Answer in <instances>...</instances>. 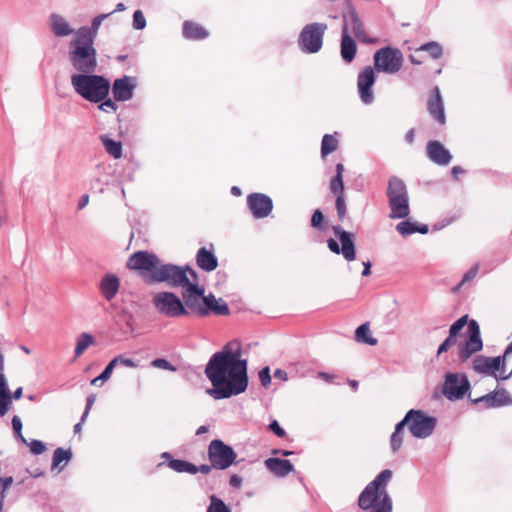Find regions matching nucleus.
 <instances>
[{
  "mask_svg": "<svg viewBox=\"0 0 512 512\" xmlns=\"http://www.w3.org/2000/svg\"><path fill=\"white\" fill-rule=\"evenodd\" d=\"M126 267L139 271L149 285L165 283L171 288L181 287L185 316L206 317L211 312L225 316L230 313L226 303H220L212 293L205 295L204 287L198 284L197 272L188 265L164 263L154 253L137 251L128 258Z\"/></svg>",
  "mask_w": 512,
  "mask_h": 512,
  "instance_id": "f257e3e1",
  "label": "nucleus"
},
{
  "mask_svg": "<svg viewBox=\"0 0 512 512\" xmlns=\"http://www.w3.org/2000/svg\"><path fill=\"white\" fill-rule=\"evenodd\" d=\"M241 355L240 342L233 340L209 359L205 375L212 388L207 389L206 393L213 399H228L246 391L249 384L248 361L241 359Z\"/></svg>",
  "mask_w": 512,
  "mask_h": 512,
  "instance_id": "f03ea898",
  "label": "nucleus"
},
{
  "mask_svg": "<svg viewBox=\"0 0 512 512\" xmlns=\"http://www.w3.org/2000/svg\"><path fill=\"white\" fill-rule=\"evenodd\" d=\"M392 471L385 469L371 481L358 498V506L370 512H392V499L386 487L392 478Z\"/></svg>",
  "mask_w": 512,
  "mask_h": 512,
  "instance_id": "7ed1b4c3",
  "label": "nucleus"
},
{
  "mask_svg": "<svg viewBox=\"0 0 512 512\" xmlns=\"http://www.w3.org/2000/svg\"><path fill=\"white\" fill-rule=\"evenodd\" d=\"M70 79L75 93L90 103H99L109 94V80L95 72L74 73Z\"/></svg>",
  "mask_w": 512,
  "mask_h": 512,
  "instance_id": "20e7f679",
  "label": "nucleus"
},
{
  "mask_svg": "<svg viewBox=\"0 0 512 512\" xmlns=\"http://www.w3.org/2000/svg\"><path fill=\"white\" fill-rule=\"evenodd\" d=\"M68 59L77 73H94L98 66L94 43L75 36L69 42Z\"/></svg>",
  "mask_w": 512,
  "mask_h": 512,
  "instance_id": "39448f33",
  "label": "nucleus"
},
{
  "mask_svg": "<svg viewBox=\"0 0 512 512\" xmlns=\"http://www.w3.org/2000/svg\"><path fill=\"white\" fill-rule=\"evenodd\" d=\"M468 320V315H464L456 320L449 329V334L457 338L460 331L468 324V339L459 347V357L462 361H467L473 354L483 348L480 328L476 320Z\"/></svg>",
  "mask_w": 512,
  "mask_h": 512,
  "instance_id": "423d86ee",
  "label": "nucleus"
},
{
  "mask_svg": "<svg viewBox=\"0 0 512 512\" xmlns=\"http://www.w3.org/2000/svg\"><path fill=\"white\" fill-rule=\"evenodd\" d=\"M327 30V24L314 22L305 25L298 37V46L303 53L314 54L321 50L323 46L324 34Z\"/></svg>",
  "mask_w": 512,
  "mask_h": 512,
  "instance_id": "0eeeda50",
  "label": "nucleus"
},
{
  "mask_svg": "<svg viewBox=\"0 0 512 512\" xmlns=\"http://www.w3.org/2000/svg\"><path fill=\"white\" fill-rule=\"evenodd\" d=\"M404 57L398 48L386 46L374 54V68L378 72L396 74L403 66Z\"/></svg>",
  "mask_w": 512,
  "mask_h": 512,
  "instance_id": "6e6552de",
  "label": "nucleus"
},
{
  "mask_svg": "<svg viewBox=\"0 0 512 512\" xmlns=\"http://www.w3.org/2000/svg\"><path fill=\"white\" fill-rule=\"evenodd\" d=\"M332 230L334 235L339 239L341 245L337 240L329 238L327 240L329 250L335 254H341L348 262L354 261L356 259L355 235L344 230L339 225L333 226Z\"/></svg>",
  "mask_w": 512,
  "mask_h": 512,
  "instance_id": "1a4fd4ad",
  "label": "nucleus"
},
{
  "mask_svg": "<svg viewBox=\"0 0 512 512\" xmlns=\"http://www.w3.org/2000/svg\"><path fill=\"white\" fill-rule=\"evenodd\" d=\"M152 303L161 315L176 318L186 315L182 300L173 292H159L153 297Z\"/></svg>",
  "mask_w": 512,
  "mask_h": 512,
  "instance_id": "9d476101",
  "label": "nucleus"
},
{
  "mask_svg": "<svg viewBox=\"0 0 512 512\" xmlns=\"http://www.w3.org/2000/svg\"><path fill=\"white\" fill-rule=\"evenodd\" d=\"M237 454L222 440H212L208 446V458L215 469L225 470L235 463Z\"/></svg>",
  "mask_w": 512,
  "mask_h": 512,
  "instance_id": "9b49d317",
  "label": "nucleus"
},
{
  "mask_svg": "<svg viewBox=\"0 0 512 512\" xmlns=\"http://www.w3.org/2000/svg\"><path fill=\"white\" fill-rule=\"evenodd\" d=\"M470 389V382L465 374L448 372L442 387L443 395L451 401L462 399Z\"/></svg>",
  "mask_w": 512,
  "mask_h": 512,
  "instance_id": "f8f14e48",
  "label": "nucleus"
},
{
  "mask_svg": "<svg viewBox=\"0 0 512 512\" xmlns=\"http://www.w3.org/2000/svg\"><path fill=\"white\" fill-rule=\"evenodd\" d=\"M413 418L410 420L409 431L413 437L424 439L432 435L436 425L437 419L429 416L423 410H415Z\"/></svg>",
  "mask_w": 512,
  "mask_h": 512,
  "instance_id": "ddd939ff",
  "label": "nucleus"
},
{
  "mask_svg": "<svg viewBox=\"0 0 512 512\" xmlns=\"http://www.w3.org/2000/svg\"><path fill=\"white\" fill-rule=\"evenodd\" d=\"M4 356L0 352V415L4 416L10 409L12 400H18L22 396L23 388L18 387L14 392L9 389L8 380L4 373Z\"/></svg>",
  "mask_w": 512,
  "mask_h": 512,
  "instance_id": "4468645a",
  "label": "nucleus"
},
{
  "mask_svg": "<svg viewBox=\"0 0 512 512\" xmlns=\"http://www.w3.org/2000/svg\"><path fill=\"white\" fill-rule=\"evenodd\" d=\"M247 206L255 219H262L272 212L273 201L266 194L252 193L247 196Z\"/></svg>",
  "mask_w": 512,
  "mask_h": 512,
  "instance_id": "2eb2a0df",
  "label": "nucleus"
},
{
  "mask_svg": "<svg viewBox=\"0 0 512 512\" xmlns=\"http://www.w3.org/2000/svg\"><path fill=\"white\" fill-rule=\"evenodd\" d=\"M375 74L370 66L365 67L358 75L357 86L360 99L364 104H371L374 101L372 86L375 83Z\"/></svg>",
  "mask_w": 512,
  "mask_h": 512,
  "instance_id": "dca6fc26",
  "label": "nucleus"
},
{
  "mask_svg": "<svg viewBox=\"0 0 512 512\" xmlns=\"http://www.w3.org/2000/svg\"><path fill=\"white\" fill-rule=\"evenodd\" d=\"M136 87V79L132 76H123L116 79L112 85V93L115 101L124 102L133 97Z\"/></svg>",
  "mask_w": 512,
  "mask_h": 512,
  "instance_id": "f3484780",
  "label": "nucleus"
},
{
  "mask_svg": "<svg viewBox=\"0 0 512 512\" xmlns=\"http://www.w3.org/2000/svg\"><path fill=\"white\" fill-rule=\"evenodd\" d=\"M347 26L351 27V32L354 34V36L363 43H373L374 41L369 38L366 34V31L364 29L363 23L360 20L357 12L355 10L350 11L348 14L344 15L343 17V25L342 27Z\"/></svg>",
  "mask_w": 512,
  "mask_h": 512,
  "instance_id": "a211bd4d",
  "label": "nucleus"
},
{
  "mask_svg": "<svg viewBox=\"0 0 512 512\" xmlns=\"http://www.w3.org/2000/svg\"><path fill=\"white\" fill-rule=\"evenodd\" d=\"M427 156L432 162L441 166L448 165L452 160L449 150L437 140H431L427 143Z\"/></svg>",
  "mask_w": 512,
  "mask_h": 512,
  "instance_id": "6ab92c4d",
  "label": "nucleus"
},
{
  "mask_svg": "<svg viewBox=\"0 0 512 512\" xmlns=\"http://www.w3.org/2000/svg\"><path fill=\"white\" fill-rule=\"evenodd\" d=\"M120 289V279L113 273H106L99 282L101 296L108 302L112 301Z\"/></svg>",
  "mask_w": 512,
  "mask_h": 512,
  "instance_id": "aec40b11",
  "label": "nucleus"
},
{
  "mask_svg": "<svg viewBox=\"0 0 512 512\" xmlns=\"http://www.w3.org/2000/svg\"><path fill=\"white\" fill-rule=\"evenodd\" d=\"M427 109L432 118L440 124H445L444 104L438 86H435L432 90Z\"/></svg>",
  "mask_w": 512,
  "mask_h": 512,
  "instance_id": "412c9836",
  "label": "nucleus"
},
{
  "mask_svg": "<svg viewBox=\"0 0 512 512\" xmlns=\"http://www.w3.org/2000/svg\"><path fill=\"white\" fill-rule=\"evenodd\" d=\"M391 219H403L409 216V195L395 196L388 199Z\"/></svg>",
  "mask_w": 512,
  "mask_h": 512,
  "instance_id": "4be33fe9",
  "label": "nucleus"
},
{
  "mask_svg": "<svg viewBox=\"0 0 512 512\" xmlns=\"http://www.w3.org/2000/svg\"><path fill=\"white\" fill-rule=\"evenodd\" d=\"M113 12L107 13V14H100L96 16L91 23V26H82L79 29H77L74 33L75 37H78L82 40H87L89 42H93L97 36L99 27L101 23L108 18Z\"/></svg>",
  "mask_w": 512,
  "mask_h": 512,
  "instance_id": "5701e85b",
  "label": "nucleus"
},
{
  "mask_svg": "<svg viewBox=\"0 0 512 512\" xmlns=\"http://www.w3.org/2000/svg\"><path fill=\"white\" fill-rule=\"evenodd\" d=\"M340 52L342 59L347 63L354 60L357 52L356 42L350 36L347 26L342 27Z\"/></svg>",
  "mask_w": 512,
  "mask_h": 512,
  "instance_id": "b1692460",
  "label": "nucleus"
},
{
  "mask_svg": "<svg viewBox=\"0 0 512 512\" xmlns=\"http://www.w3.org/2000/svg\"><path fill=\"white\" fill-rule=\"evenodd\" d=\"M475 403L483 402L487 408L500 407L508 404H512V399L508 392L504 389L489 393L482 396L474 401Z\"/></svg>",
  "mask_w": 512,
  "mask_h": 512,
  "instance_id": "393cba45",
  "label": "nucleus"
},
{
  "mask_svg": "<svg viewBox=\"0 0 512 512\" xmlns=\"http://www.w3.org/2000/svg\"><path fill=\"white\" fill-rule=\"evenodd\" d=\"M511 357H512V345H508L506 347L503 355L493 357V358L488 357L492 375H494L497 380H501L500 377L506 375L505 363Z\"/></svg>",
  "mask_w": 512,
  "mask_h": 512,
  "instance_id": "a878e982",
  "label": "nucleus"
},
{
  "mask_svg": "<svg viewBox=\"0 0 512 512\" xmlns=\"http://www.w3.org/2000/svg\"><path fill=\"white\" fill-rule=\"evenodd\" d=\"M49 22L52 33L57 37H66L75 33L66 19L59 14H51Z\"/></svg>",
  "mask_w": 512,
  "mask_h": 512,
  "instance_id": "bb28decb",
  "label": "nucleus"
},
{
  "mask_svg": "<svg viewBox=\"0 0 512 512\" xmlns=\"http://www.w3.org/2000/svg\"><path fill=\"white\" fill-rule=\"evenodd\" d=\"M196 263L198 267L206 272L214 271L218 266V260L213 252L202 247L196 255Z\"/></svg>",
  "mask_w": 512,
  "mask_h": 512,
  "instance_id": "cd10ccee",
  "label": "nucleus"
},
{
  "mask_svg": "<svg viewBox=\"0 0 512 512\" xmlns=\"http://www.w3.org/2000/svg\"><path fill=\"white\" fill-rule=\"evenodd\" d=\"M265 466L278 477H285L294 470L289 460L279 458H268L265 460Z\"/></svg>",
  "mask_w": 512,
  "mask_h": 512,
  "instance_id": "c85d7f7f",
  "label": "nucleus"
},
{
  "mask_svg": "<svg viewBox=\"0 0 512 512\" xmlns=\"http://www.w3.org/2000/svg\"><path fill=\"white\" fill-rule=\"evenodd\" d=\"M207 30L199 24L185 21L183 24V36L190 40H201L208 37Z\"/></svg>",
  "mask_w": 512,
  "mask_h": 512,
  "instance_id": "c756f323",
  "label": "nucleus"
},
{
  "mask_svg": "<svg viewBox=\"0 0 512 512\" xmlns=\"http://www.w3.org/2000/svg\"><path fill=\"white\" fill-rule=\"evenodd\" d=\"M99 140L102 143L105 151L114 159H120L122 157V143L120 141L113 140L107 134L99 136Z\"/></svg>",
  "mask_w": 512,
  "mask_h": 512,
  "instance_id": "7c9ffc66",
  "label": "nucleus"
},
{
  "mask_svg": "<svg viewBox=\"0 0 512 512\" xmlns=\"http://www.w3.org/2000/svg\"><path fill=\"white\" fill-rule=\"evenodd\" d=\"M407 194L408 190L403 180L397 176L390 177L386 190L387 198L389 199L390 197L403 196Z\"/></svg>",
  "mask_w": 512,
  "mask_h": 512,
  "instance_id": "2f4dec72",
  "label": "nucleus"
},
{
  "mask_svg": "<svg viewBox=\"0 0 512 512\" xmlns=\"http://www.w3.org/2000/svg\"><path fill=\"white\" fill-rule=\"evenodd\" d=\"M72 451L70 449L65 450L63 448L55 449L52 457V469L59 468L62 470L66 463L72 459Z\"/></svg>",
  "mask_w": 512,
  "mask_h": 512,
  "instance_id": "473e14b6",
  "label": "nucleus"
},
{
  "mask_svg": "<svg viewBox=\"0 0 512 512\" xmlns=\"http://www.w3.org/2000/svg\"><path fill=\"white\" fill-rule=\"evenodd\" d=\"M355 338L358 342L365 343L371 346L377 344V339L370 336L369 323H363L357 327L355 332Z\"/></svg>",
  "mask_w": 512,
  "mask_h": 512,
  "instance_id": "72a5a7b5",
  "label": "nucleus"
},
{
  "mask_svg": "<svg viewBox=\"0 0 512 512\" xmlns=\"http://www.w3.org/2000/svg\"><path fill=\"white\" fill-rule=\"evenodd\" d=\"M94 343V337L89 334V333H81L78 338H77V342H76V347H75V358L81 356L87 349L90 345H92Z\"/></svg>",
  "mask_w": 512,
  "mask_h": 512,
  "instance_id": "f704fd0d",
  "label": "nucleus"
},
{
  "mask_svg": "<svg viewBox=\"0 0 512 512\" xmlns=\"http://www.w3.org/2000/svg\"><path fill=\"white\" fill-rule=\"evenodd\" d=\"M338 141L330 134H325L322 138L321 143V155L322 157L334 152L337 149Z\"/></svg>",
  "mask_w": 512,
  "mask_h": 512,
  "instance_id": "c9c22d12",
  "label": "nucleus"
},
{
  "mask_svg": "<svg viewBox=\"0 0 512 512\" xmlns=\"http://www.w3.org/2000/svg\"><path fill=\"white\" fill-rule=\"evenodd\" d=\"M475 372L485 375H492L490 363L487 356L479 355L473 361Z\"/></svg>",
  "mask_w": 512,
  "mask_h": 512,
  "instance_id": "e433bc0d",
  "label": "nucleus"
},
{
  "mask_svg": "<svg viewBox=\"0 0 512 512\" xmlns=\"http://www.w3.org/2000/svg\"><path fill=\"white\" fill-rule=\"evenodd\" d=\"M418 51H425L428 52L433 59H439L443 54V48L442 46L435 41H431L428 43H425L421 45L418 48Z\"/></svg>",
  "mask_w": 512,
  "mask_h": 512,
  "instance_id": "4c0bfd02",
  "label": "nucleus"
},
{
  "mask_svg": "<svg viewBox=\"0 0 512 512\" xmlns=\"http://www.w3.org/2000/svg\"><path fill=\"white\" fill-rule=\"evenodd\" d=\"M206 512H231L230 508L224 503L223 500L212 495L210 497V504Z\"/></svg>",
  "mask_w": 512,
  "mask_h": 512,
  "instance_id": "58836bf2",
  "label": "nucleus"
},
{
  "mask_svg": "<svg viewBox=\"0 0 512 512\" xmlns=\"http://www.w3.org/2000/svg\"><path fill=\"white\" fill-rule=\"evenodd\" d=\"M396 230L404 237L409 236L417 232V223L402 221L396 225Z\"/></svg>",
  "mask_w": 512,
  "mask_h": 512,
  "instance_id": "ea45409f",
  "label": "nucleus"
},
{
  "mask_svg": "<svg viewBox=\"0 0 512 512\" xmlns=\"http://www.w3.org/2000/svg\"><path fill=\"white\" fill-rule=\"evenodd\" d=\"M115 367H116V361H110L107 364V366L104 368V370L101 372V374L98 377L91 380V384L97 385L99 381H101V382L107 381L111 377Z\"/></svg>",
  "mask_w": 512,
  "mask_h": 512,
  "instance_id": "a19ab883",
  "label": "nucleus"
},
{
  "mask_svg": "<svg viewBox=\"0 0 512 512\" xmlns=\"http://www.w3.org/2000/svg\"><path fill=\"white\" fill-rule=\"evenodd\" d=\"M13 478L11 476L1 478L0 482V512L3 509L4 500L6 498V491L12 486Z\"/></svg>",
  "mask_w": 512,
  "mask_h": 512,
  "instance_id": "79ce46f5",
  "label": "nucleus"
},
{
  "mask_svg": "<svg viewBox=\"0 0 512 512\" xmlns=\"http://www.w3.org/2000/svg\"><path fill=\"white\" fill-rule=\"evenodd\" d=\"M330 190L336 196L344 195L343 176H334L330 181Z\"/></svg>",
  "mask_w": 512,
  "mask_h": 512,
  "instance_id": "37998d69",
  "label": "nucleus"
},
{
  "mask_svg": "<svg viewBox=\"0 0 512 512\" xmlns=\"http://www.w3.org/2000/svg\"><path fill=\"white\" fill-rule=\"evenodd\" d=\"M22 421L19 416L15 415L12 418V428L14 431L15 437L20 440L23 444H27L26 438L22 434Z\"/></svg>",
  "mask_w": 512,
  "mask_h": 512,
  "instance_id": "c03bdc74",
  "label": "nucleus"
},
{
  "mask_svg": "<svg viewBox=\"0 0 512 512\" xmlns=\"http://www.w3.org/2000/svg\"><path fill=\"white\" fill-rule=\"evenodd\" d=\"M403 439H404L403 433H396V432L392 433V435L390 437V447L394 454L400 450L402 443H403Z\"/></svg>",
  "mask_w": 512,
  "mask_h": 512,
  "instance_id": "a18cd8bd",
  "label": "nucleus"
},
{
  "mask_svg": "<svg viewBox=\"0 0 512 512\" xmlns=\"http://www.w3.org/2000/svg\"><path fill=\"white\" fill-rule=\"evenodd\" d=\"M335 206H336L338 218L340 221H342L344 219V217L346 215V211H347L344 195L336 196Z\"/></svg>",
  "mask_w": 512,
  "mask_h": 512,
  "instance_id": "49530a36",
  "label": "nucleus"
},
{
  "mask_svg": "<svg viewBox=\"0 0 512 512\" xmlns=\"http://www.w3.org/2000/svg\"><path fill=\"white\" fill-rule=\"evenodd\" d=\"M133 28L135 30H142L146 26V19L141 10H136L133 14Z\"/></svg>",
  "mask_w": 512,
  "mask_h": 512,
  "instance_id": "de8ad7c7",
  "label": "nucleus"
},
{
  "mask_svg": "<svg viewBox=\"0 0 512 512\" xmlns=\"http://www.w3.org/2000/svg\"><path fill=\"white\" fill-rule=\"evenodd\" d=\"M30 448V452L34 455H40L46 450L45 444L36 439H32L30 442L27 441V444Z\"/></svg>",
  "mask_w": 512,
  "mask_h": 512,
  "instance_id": "09e8293b",
  "label": "nucleus"
},
{
  "mask_svg": "<svg viewBox=\"0 0 512 512\" xmlns=\"http://www.w3.org/2000/svg\"><path fill=\"white\" fill-rule=\"evenodd\" d=\"M413 414H415L414 409L409 410L404 418L396 424L394 432L403 433L405 426H410V420L413 418Z\"/></svg>",
  "mask_w": 512,
  "mask_h": 512,
  "instance_id": "8fccbe9b",
  "label": "nucleus"
},
{
  "mask_svg": "<svg viewBox=\"0 0 512 512\" xmlns=\"http://www.w3.org/2000/svg\"><path fill=\"white\" fill-rule=\"evenodd\" d=\"M151 365L155 368L164 369L168 371H176V367L173 366L168 360L164 358H157L151 362Z\"/></svg>",
  "mask_w": 512,
  "mask_h": 512,
  "instance_id": "3c124183",
  "label": "nucleus"
},
{
  "mask_svg": "<svg viewBox=\"0 0 512 512\" xmlns=\"http://www.w3.org/2000/svg\"><path fill=\"white\" fill-rule=\"evenodd\" d=\"M457 338L454 336H451L450 334L448 337L439 345L437 350V355H441L442 353L446 352L451 348L453 345L456 344Z\"/></svg>",
  "mask_w": 512,
  "mask_h": 512,
  "instance_id": "603ef678",
  "label": "nucleus"
},
{
  "mask_svg": "<svg viewBox=\"0 0 512 512\" xmlns=\"http://www.w3.org/2000/svg\"><path fill=\"white\" fill-rule=\"evenodd\" d=\"M478 270H479V264H474V265H473V266H472V267H471V268H470V269H469V270H468V271L463 275L462 280H461V282H460L459 286L457 287V289H458L460 286L464 285L465 283H467V282H469V281L473 280V279L476 277V275H477V273H478Z\"/></svg>",
  "mask_w": 512,
  "mask_h": 512,
  "instance_id": "864d4df0",
  "label": "nucleus"
},
{
  "mask_svg": "<svg viewBox=\"0 0 512 512\" xmlns=\"http://www.w3.org/2000/svg\"><path fill=\"white\" fill-rule=\"evenodd\" d=\"M324 221V215L321 210L316 209L311 217V226L317 229H323L322 223Z\"/></svg>",
  "mask_w": 512,
  "mask_h": 512,
  "instance_id": "5fc2aeb1",
  "label": "nucleus"
},
{
  "mask_svg": "<svg viewBox=\"0 0 512 512\" xmlns=\"http://www.w3.org/2000/svg\"><path fill=\"white\" fill-rule=\"evenodd\" d=\"M259 380L263 387H268L271 383V375H270V368L268 366L263 367L259 371Z\"/></svg>",
  "mask_w": 512,
  "mask_h": 512,
  "instance_id": "6e6d98bb",
  "label": "nucleus"
},
{
  "mask_svg": "<svg viewBox=\"0 0 512 512\" xmlns=\"http://www.w3.org/2000/svg\"><path fill=\"white\" fill-rule=\"evenodd\" d=\"M186 462L187 461L185 460L171 459L168 463V466L178 473H185Z\"/></svg>",
  "mask_w": 512,
  "mask_h": 512,
  "instance_id": "4d7b16f0",
  "label": "nucleus"
},
{
  "mask_svg": "<svg viewBox=\"0 0 512 512\" xmlns=\"http://www.w3.org/2000/svg\"><path fill=\"white\" fill-rule=\"evenodd\" d=\"M99 103L98 108L104 112H108L109 110L115 112L118 108L116 102L111 99H107V97Z\"/></svg>",
  "mask_w": 512,
  "mask_h": 512,
  "instance_id": "13d9d810",
  "label": "nucleus"
},
{
  "mask_svg": "<svg viewBox=\"0 0 512 512\" xmlns=\"http://www.w3.org/2000/svg\"><path fill=\"white\" fill-rule=\"evenodd\" d=\"M111 361H116V366L118 364H120L122 366L130 367V368L137 367V364L133 359L125 358L123 356H117L114 359H112Z\"/></svg>",
  "mask_w": 512,
  "mask_h": 512,
  "instance_id": "bf43d9fd",
  "label": "nucleus"
},
{
  "mask_svg": "<svg viewBox=\"0 0 512 512\" xmlns=\"http://www.w3.org/2000/svg\"><path fill=\"white\" fill-rule=\"evenodd\" d=\"M269 428L270 430L276 434L278 437H284L286 435V432L285 430L279 425L278 421L276 420H273L270 424H269Z\"/></svg>",
  "mask_w": 512,
  "mask_h": 512,
  "instance_id": "052dcab7",
  "label": "nucleus"
},
{
  "mask_svg": "<svg viewBox=\"0 0 512 512\" xmlns=\"http://www.w3.org/2000/svg\"><path fill=\"white\" fill-rule=\"evenodd\" d=\"M229 484L233 487V488H240L241 485H242V478L236 474L232 475L230 477V480H229Z\"/></svg>",
  "mask_w": 512,
  "mask_h": 512,
  "instance_id": "680f3d73",
  "label": "nucleus"
},
{
  "mask_svg": "<svg viewBox=\"0 0 512 512\" xmlns=\"http://www.w3.org/2000/svg\"><path fill=\"white\" fill-rule=\"evenodd\" d=\"M212 468H214L212 466V463L209 465V464H202L200 466H198V472L200 473H203V474H208L211 472Z\"/></svg>",
  "mask_w": 512,
  "mask_h": 512,
  "instance_id": "e2e57ef3",
  "label": "nucleus"
},
{
  "mask_svg": "<svg viewBox=\"0 0 512 512\" xmlns=\"http://www.w3.org/2000/svg\"><path fill=\"white\" fill-rule=\"evenodd\" d=\"M198 466L190 463V462H186V469H185V473H190V474H196L198 473Z\"/></svg>",
  "mask_w": 512,
  "mask_h": 512,
  "instance_id": "0e129e2a",
  "label": "nucleus"
},
{
  "mask_svg": "<svg viewBox=\"0 0 512 512\" xmlns=\"http://www.w3.org/2000/svg\"><path fill=\"white\" fill-rule=\"evenodd\" d=\"M274 377L277 379H281L286 381L287 380V373L282 369H276L274 371Z\"/></svg>",
  "mask_w": 512,
  "mask_h": 512,
  "instance_id": "69168bd1",
  "label": "nucleus"
},
{
  "mask_svg": "<svg viewBox=\"0 0 512 512\" xmlns=\"http://www.w3.org/2000/svg\"><path fill=\"white\" fill-rule=\"evenodd\" d=\"M415 137V129H410L406 135H405V141L409 144H412L414 142Z\"/></svg>",
  "mask_w": 512,
  "mask_h": 512,
  "instance_id": "338daca9",
  "label": "nucleus"
},
{
  "mask_svg": "<svg viewBox=\"0 0 512 512\" xmlns=\"http://www.w3.org/2000/svg\"><path fill=\"white\" fill-rule=\"evenodd\" d=\"M89 202V196L87 194L83 195L78 202V209H83Z\"/></svg>",
  "mask_w": 512,
  "mask_h": 512,
  "instance_id": "774afa93",
  "label": "nucleus"
}]
</instances>
